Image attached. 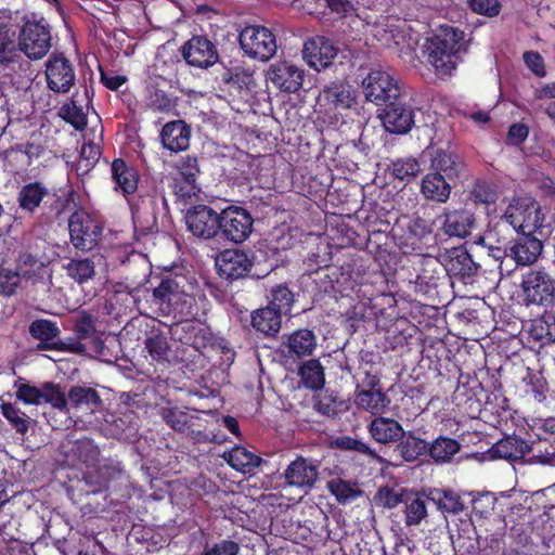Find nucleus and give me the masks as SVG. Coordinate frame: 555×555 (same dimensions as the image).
<instances>
[{
	"mask_svg": "<svg viewBox=\"0 0 555 555\" xmlns=\"http://www.w3.org/2000/svg\"><path fill=\"white\" fill-rule=\"evenodd\" d=\"M531 452L529 463L555 466V441L551 437L533 443Z\"/></svg>",
	"mask_w": 555,
	"mask_h": 555,
	"instance_id": "obj_41",
	"label": "nucleus"
},
{
	"mask_svg": "<svg viewBox=\"0 0 555 555\" xmlns=\"http://www.w3.org/2000/svg\"><path fill=\"white\" fill-rule=\"evenodd\" d=\"M191 130L183 120L167 122L160 132L164 147L180 152L189 147Z\"/></svg>",
	"mask_w": 555,
	"mask_h": 555,
	"instance_id": "obj_24",
	"label": "nucleus"
},
{
	"mask_svg": "<svg viewBox=\"0 0 555 555\" xmlns=\"http://www.w3.org/2000/svg\"><path fill=\"white\" fill-rule=\"evenodd\" d=\"M274 309L275 308L268 306L254 311L251 314L253 327L267 336H274L279 333L281 328L282 313Z\"/></svg>",
	"mask_w": 555,
	"mask_h": 555,
	"instance_id": "obj_28",
	"label": "nucleus"
},
{
	"mask_svg": "<svg viewBox=\"0 0 555 555\" xmlns=\"http://www.w3.org/2000/svg\"><path fill=\"white\" fill-rule=\"evenodd\" d=\"M42 402L50 403L54 409L60 411H67L68 395L65 396L59 385L48 382L43 384L41 403Z\"/></svg>",
	"mask_w": 555,
	"mask_h": 555,
	"instance_id": "obj_52",
	"label": "nucleus"
},
{
	"mask_svg": "<svg viewBox=\"0 0 555 555\" xmlns=\"http://www.w3.org/2000/svg\"><path fill=\"white\" fill-rule=\"evenodd\" d=\"M336 55L337 49L323 36L308 39L302 48L304 60L317 70L327 67Z\"/></svg>",
	"mask_w": 555,
	"mask_h": 555,
	"instance_id": "obj_18",
	"label": "nucleus"
},
{
	"mask_svg": "<svg viewBox=\"0 0 555 555\" xmlns=\"http://www.w3.org/2000/svg\"><path fill=\"white\" fill-rule=\"evenodd\" d=\"M286 347L291 354L310 356L315 347V336L309 330H298L288 336Z\"/></svg>",
	"mask_w": 555,
	"mask_h": 555,
	"instance_id": "obj_35",
	"label": "nucleus"
},
{
	"mask_svg": "<svg viewBox=\"0 0 555 555\" xmlns=\"http://www.w3.org/2000/svg\"><path fill=\"white\" fill-rule=\"evenodd\" d=\"M145 103L156 112H168L173 107V102L167 93L153 86L146 88Z\"/></svg>",
	"mask_w": 555,
	"mask_h": 555,
	"instance_id": "obj_53",
	"label": "nucleus"
},
{
	"mask_svg": "<svg viewBox=\"0 0 555 555\" xmlns=\"http://www.w3.org/2000/svg\"><path fill=\"white\" fill-rule=\"evenodd\" d=\"M503 218L515 231L522 234H532L542 228L544 221L541 206L529 196L514 198L505 209Z\"/></svg>",
	"mask_w": 555,
	"mask_h": 555,
	"instance_id": "obj_3",
	"label": "nucleus"
},
{
	"mask_svg": "<svg viewBox=\"0 0 555 555\" xmlns=\"http://www.w3.org/2000/svg\"><path fill=\"white\" fill-rule=\"evenodd\" d=\"M48 88L56 93H66L76 80L73 64L62 54H52L46 62Z\"/></svg>",
	"mask_w": 555,
	"mask_h": 555,
	"instance_id": "obj_12",
	"label": "nucleus"
},
{
	"mask_svg": "<svg viewBox=\"0 0 555 555\" xmlns=\"http://www.w3.org/2000/svg\"><path fill=\"white\" fill-rule=\"evenodd\" d=\"M389 171L396 179L411 181L420 173L421 166L416 158H399L391 162Z\"/></svg>",
	"mask_w": 555,
	"mask_h": 555,
	"instance_id": "obj_45",
	"label": "nucleus"
},
{
	"mask_svg": "<svg viewBox=\"0 0 555 555\" xmlns=\"http://www.w3.org/2000/svg\"><path fill=\"white\" fill-rule=\"evenodd\" d=\"M70 242L75 248L91 250L99 242L102 227L83 209L73 211L68 220Z\"/></svg>",
	"mask_w": 555,
	"mask_h": 555,
	"instance_id": "obj_7",
	"label": "nucleus"
},
{
	"mask_svg": "<svg viewBox=\"0 0 555 555\" xmlns=\"http://www.w3.org/2000/svg\"><path fill=\"white\" fill-rule=\"evenodd\" d=\"M251 264L247 254L240 249H225L216 258L218 274L228 281L246 276Z\"/></svg>",
	"mask_w": 555,
	"mask_h": 555,
	"instance_id": "obj_16",
	"label": "nucleus"
},
{
	"mask_svg": "<svg viewBox=\"0 0 555 555\" xmlns=\"http://www.w3.org/2000/svg\"><path fill=\"white\" fill-rule=\"evenodd\" d=\"M493 234L490 232L486 234L485 236L478 237L476 241L478 244H481L482 246L488 248L489 256L493 257L495 260H500V270H503V261L506 258H509L508 256V248H502L500 246H494L492 244Z\"/></svg>",
	"mask_w": 555,
	"mask_h": 555,
	"instance_id": "obj_61",
	"label": "nucleus"
},
{
	"mask_svg": "<svg viewBox=\"0 0 555 555\" xmlns=\"http://www.w3.org/2000/svg\"><path fill=\"white\" fill-rule=\"evenodd\" d=\"M299 375L304 385L312 390L324 386V372L319 360H309L299 367Z\"/></svg>",
	"mask_w": 555,
	"mask_h": 555,
	"instance_id": "obj_42",
	"label": "nucleus"
},
{
	"mask_svg": "<svg viewBox=\"0 0 555 555\" xmlns=\"http://www.w3.org/2000/svg\"><path fill=\"white\" fill-rule=\"evenodd\" d=\"M22 280L16 269L10 270L2 268L0 270V294L3 296L13 295L22 286Z\"/></svg>",
	"mask_w": 555,
	"mask_h": 555,
	"instance_id": "obj_57",
	"label": "nucleus"
},
{
	"mask_svg": "<svg viewBox=\"0 0 555 555\" xmlns=\"http://www.w3.org/2000/svg\"><path fill=\"white\" fill-rule=\"evenodd\" d=\"M112 177L116 183V190L124 194H131L138 188V177L133 168L126 165L122 159H115L112 163Z\"/></svg>",
	"mask_w": 555,
	"mask_h": 555,
	"instance_id": "obj_32",
	"label": "nucleus"
},
{
	"mask_svg": "<svg viewBox=\"0 0 555 555\" xmlns=\"http://www.w3.org/2000/svg\"><path fill=\"white\" fill-rule=\"evenodd\" d=\"M542 249V242L526 233L511 243L508 256L518 266H530L539 259Z\"/></svg>",
	"mask_w": 555,
	"mask_h": 555,
	"instance_id": "obj_21",
	"label": "nucleus"
},
{
	"mask_svg": "<svg viewBox=\"0 0 555 555\" xmlns=\"http://www.w3.org/2000/svg\"><path fill=\"white\" fill-rule=\"evenodd\" d=\"M460 449L461 444L457 440L440 436L434 440L427 450L434 462L442 464L450 462L459 453Z\"/></svg>",
	"mask_w": 555,
	"mask_h": 555,
	"instance_id": "obj_36",
	"label": "nucleus"
},
{
	"mask_svg": "<svg viewBox=\"0 0 555 555\" xmlns=\"http://www.w3.org/2000/svg\"><path fill=\"white\" fill-rule=\"evenodd\" d=\"M521 288L528 304L543 305L554 297L555 285L551 275L541 269L530 270L522 276Z\"/></svg>",
	"mask_w": 555,
	"mask_h": 555,
	"instance_id": "obj_11",
	"label": "nucleus"
},
{
	"mask_svg": "<svg viewBox=\"0 0 555 555\" xmlns=\"http://www.w3.org/2000/svg\"><path fill=\"white\" fill-rule=\"evenodd\" d=\"M527 332L529 336L535 341H543L544 344H548L543 314L540 318L533 319L529 322Z\"/></svg>",
	"mask_w": 555,
	"mask_h": 555,
	"instance_id": "obj_64",
	"label": "nucleus"
},
{
	"mask_svg": "<svg viewBox=\"0 0 555 555\" xmlns=\"http://www.w3.org/2000/svg\"><path fill=\"white\" fill-rule=\"evenodd\" d=\"M443 514H459L464 505L460 496L450 490H434L428 496Z\"/></svg>",
	"mask_w": 555,
	"mask_h": 555,
	"instance_id": "obj_40",
	"label": "nucleus"
},
{
	"mask_svg": "<svg viewBox=\"0 0 555 555\" xmlns=\"http://www.w3.org/2000/svg\"><path fill=\"white\" fill-rule=\"evenodd\" d=\"M420 270L416 282L420 284H435L438 271L441 270L438 259L431 256H423L418 260Z\"/></svg>",
	"mask_w": 555,
	"mask_h": 555,
	"instance_id": "obj_48",
	"label": "nucleus"
},
{
	"mask_svg": "<svg viewBox=\"0 0 555 555\" xmlns=\"http://www.w3.org/2000/svg\"><path fill=\"white\" fill-rule=\"evenodd\" d=\"M60 116L77 130H81L87 126L86 115L74 102L64 104L60 109Z\"/></svg>",
	"mask_w": 555,
	"mask_h": 555,
	"instance_id": "obj_56",
	"label": "nucleus"
},
{
	"mask_svg": "<svg viewBox=\"0 0 555 555\" xmlns=\"http://www.w3.org/2000/svg\"><path fill=\"white\" fill-rule=\"evenodd\" d=\"M184 219L188 230L197 237L212 238L220 229V214L207 205L193 206Z\"/></svg>",
	"mask_w": 555,
	"mask_h": 555,
	"instance_id": "obj_10",
	"label": "nucleus"
},
{
	"mask_svg": "<svg viewBox=\"0 0 555 555\" xmlns=\"http://www.w3.org/2000/svg\"><path fill=\"white\" fill-rule=\"evenodd\" d=\"M464 33L451 26H442L439 31L427 40L425 54L427 62L435 68L439 77L452 74L460 62Z\"/></svg>",
	"mask_w": 555,
	"mask_h": 555,
	"instance_id": "obj_2",
	"label": "nucleus"
},
{
	"mask_svg": "<svg viewBox=\"0 0 555 555\" xmlns=\"http://www.w3.org/2000/svg\"><path fill=\"white\" fill-rule=\"evenodd\" d=\"M162 420L175 431L184 433L193 425V416L180 408L164 406L159 410Z\"/></svg>",
	"mask_w": 555,
	"mask_h": 555,
	"instance_id": "obj_38",
	"label": "nucleus"
},
{
	"mask_svg": "<svg viewBox=\"0 0 555 555\" xmlns=\"http://www.w3.org/2000/svg\"><path fill=\"white\" fill-rule=\"evenodd\" d=\"M191 297L182 289L177 279L162 280L153 291V301L165 312L178 309L179 304H188Z\"/></svg>",
	"mask_w": 555,
	"mask_h": 555,
	"instance_id": "obj_19",
	"label": "nucleus"
},
{
	"mask_svg": "<svg viewBox=\"0 0 555 555\" xmlns=\"http://www.w3.org/2000/svg\"><path fill=\"white\" fill-rule=\"evenodd\" d=\"M64 269L66 274L79 284H83L95 275V264L92 258L70 259Z\"/></svg>",
	"mask_w": 555,
	"mask_h": 555,
	"instance_id": "obj_37",
	"label": "nucleus"
},
{
	"mask_svg": "<svg viewBox=\"0 0 555 555\" xmlns=\"http://www.w3.org/2000/svg\"><path fill=\"white\" fill-rule=\"evenodd\" d=\"M50 28L38 22H27L17 37L18 53L23 52L30 60H41L52 47Z\"/></svg>",
	"mask_w": 555,
	"mask_h": 555,
	"instance_id": "obj_6",
	"label": "nucleus"
},
{
	"mask_svg": "<svg viewBox=\"0 0 555 555\" xmlns=\"http://www.w3.org/2000/svg\"><path fill=\"white\" fill-rule=\"evenodd\" d=\"M102 403L100 395L91 387L74 386L68 391L67 411L74 410L91 415L102 408Z\"/></svg>",
	"mask_w": 555,
	"mask_h": 555,
	"instance_id": "obj_22",
	"label": "nucleus"
},
{
	"mask_svg": "<svg viewBox=\"0 0 555 555\" xmlns=\"http://www.w3.org/2000/svg\"><path fill=\"white\" fill-rule=\"evenodd\" d=\"M16 271L25 284L31 286L47 285L51 279V272L47 264L29 253H21L16 259Z\"/></svg>",
	"mask_w": 555,
	"mask_h": 555,
	"instance_id": "obj_17",
	"label": "nucleus"
},
{
	"mask_svg": "<svg viewBox=\"0 0 555 555\" xmlns=\"http://www.w3.org/2000/svg\"><path fill=\"white\" fill-rule=\"evenodd\" d=\"M470 9L481 15L489 17L496 16L500 13L501 4L499 0H467Z\"/></svg>",
	"mask_w": 555,
	"mask_h": 555,
	"instance_id": "obj_60",
	"label": "nucleus"
},
{
	"mask_svg": "<svg viewBox=\"0 0 555 555\" xmlns=\"http://www.w3.org/2000/svg\"><path fill=\"white\" fill-rule=\"evenodd\" d=\"M393 102L384 106L379 117L388 132L404 134L414 125V109L403 102V96Z\"/></svg>",
	"mask_w": 555,
	"mask_h": 555,
	"instance_id": "obj_15",
	"label": "nucleus"
},
{
	"mask_svg": "<svg viewBox=\"0 0 555 555\" xmlns=\"http://www.w3.org/2000/svg\"><path fill=\"white\" fill-rule=\"evenodd\" d=\"M399 440L400 442L397 444L395 452H398L404 462L416 461L428 449V443L412 433H404V436Z\"/></svg>",
	"mask_w": 555,
	"mask_h": 555,
	"instance_id": "obj_33",
	"label": "nucleus"
},
{
	"mask_svg": "<svg viewBox=\"0 0 555 555\" xmlns=\"http://www.w3.org/2000/svg\"><path fill=\"white\" fill-rule=\"evenodd\" d=\"M406 493L403 491H395L390 488H380L376 494V501L379 505L392 508L405 501Z\"/></svg>",
	"mask_w": 555,
	"mask_h": 555,
	"instance_id": "obj_59",
	"label": "nucleus"
},
{
	"mask_svg": "<svg viewBox=\"0 0 555 555\" xmlns=\"http://www.w3.org/2000/svg\"><path fill=\"white\" fill-rule=\"evenodd\" d=\"M241 48L253 59L268 61L276 52L278 46L270 29L259 25H248L238 36Z\"/></svg>",
	"mask_w": 555,
	"mask_h": 555,
	"instance_id": "obj_5",
	"label": "nucleus"
},
{
	"mask_svg": "<svg viewBox=\"0 0 555 555\" xmlns=\"http://www.w3.org/2000/svg\"><path fill=\"white\" fill-rule=\"evenodd\" d=\"M294 304V294L285 285H276L271 291L270 307L275 308L278 312L286 314L291 311Z\"/></svg>",
	"mask_w": 555,
	"mask_h": 555,
	"instance_id": "obj_50",
	"label": "nucleus"
},
{
	"mask_svg": "<svg viewBox=\"0 0 555 555\" xmlns=\"http://www.w3.org/2000/svg\"><path fill=\"white\" fill-rule=\"evenodd\" d=\"M15 388L16 399L23 401L26 404H41L43 385L41 387H36L25 383L24 380H18L15 383Z\"/></svg>",
	"mask_w": 555,
	"mask_h": 555,
	"instance_id": "obj_54",
	"label": "nucleus"
},
{
	"mask_svg": "<svg viewBox=\"0 0 555 555\" xmlns=\"http://www.w3.org/2000/svg\"><path fill=\"white\" fill-rule=\"evenodd\" d=\"M361 86L364 98L378 106L395 103L393 101H399L403 95L398 80L383 69H371L362 79Z\"/></svg>",
	"mask_w": 555,
	"mask_h": 555,
	"instance_id": "obj_4",
	"label": "nucleus"
},
{
	"mask_svg": "<svg viewBox=\"0 0 555 555\" xmlns=\"http://www.w3.org/2000/svg\"><path fill=\"white\" fill-rule=\"evenodd\" d=\"M356 403L359 408L369 411L373 415H377L385 412L390 400L379 388L372 387L371 389L359 391L356 397Z\"/></svg>",
	"mask_w": 555,
	"mask_h": 555,
	"instance_id": "obj_30",
	"label": "nucleus"
},
{
	"mask_svg": "<svg viewBox=\"0 0 555 555\" xmlns=\"http://www.w3.org/2000/svg\"><path fill=\"white\" fill-rule=\"evenodd\" d=\"M498 197L495 185L487 181H477L469 193V199L475 204H494Z\"/></svg>",
	"mask_w": 555,
	"mask_h": 555,
	"instance_id": "obj_49",
	"label": "nucleus"
},
{
	"mask_svg": "<svg viewBox=\"0 0 555 555\" xmlns=\"http://www.w3.org/2000/svg\"><path fill=\"white\" fill-rule=\"evenodd\" d=\"M29 335L38 340L37 350L81 351L79 341L64 343L60 340L61 330L56 322L48 319H36L28 326Z\"/></svg>",
	"mask_w": 555,
	"mask_h": 555,
	"instance_id": "obj_8",
	"label": "nucleus"
},
{
	"mask_svg": "<svg viewBox=\"0 0 555 555\" xmlns=\"http://www.w3.org/2000/svg\"><path fill=\"white\" fill-rule=\"evenodd\" d=\"M405 524L408 526L420 525L421 521L427 516V507L425 500L415 496L405 498Z\"/></svg>",
	"mask_w": 555,
	"mask_h": 555,
	"instance_id": "obj_51",
	"label": "nucleus"
},
{
	"mask_svg": "<svg viewBox=\"0 0 555 555\" xmlns=\"http://www.w3.org/2000/svg\"><path fill=\"white\" fill-rule=\"evenodd\" d=\"M461 167L460 157L450 151L438 150L431 159L434 172H440L448 179L456 177Z\"/></svg>",
	"mask_w": 555,
	"mask_h": 555,
	"instance_id": "obj_34",
	"label": "nucleus"
},
{
	"mask_svg": "<svg viewBox=\"0 0 555 555\" xmlns=\"http://www.w3.org/2000/svg\"><path fill=\"white\" fill-rule=\"evenodd\" d=\"M254 219L250 214L238 206H229L220 212L221 233L234 243H243L250 235Z\"/></svg>",
	"mask_w": 555,
	"mask_h": 555,
	"instance_id": "obj_9",
	"label": "nucleus"
},
{
	"mask_svg": "<svg viewBox=\"0 0 555 555\" xmlns=\"http://www.w3.org/2000/svg\"><path fill=\"white\" fill-rule=\"evenodd\" d=\"M440 172H429L421 183V193L431 202L446 203L451 194V185Z\"/></svg>",
	"mask_w": 555,
	"mask_h": 555,
	"instance_id": "obj_27",
	"label": "nucleus"
},
{
	"mask_svg": "<svg viewBox=\"0 0 555 555\" xmlns=\"http://www.w3.org/2000/svg\"><path fill=\"white\" fill-rule=\"evenodd\" d=\"M177 168L184 180L190 184L195 182L196 177L199 173L197 159L190 155L181 157L178 162Z\"/></svg>",
	"mask_w": 555,
	"mask_h": 555,
	"instance_id": "obj_58",
	"label": "nucleus"
},
{
	"mask_svg": "<svg viewBox=\"0 0 555 555\" xmlns=\"http://www.w3.org/2000/svg\"><path fill=\"white\" fill-rule=\"evenodd\" d=\"M369 433L375 441L384 444L396 442L404 436V429L399 422L384 416L372 420Z\"/></svg>",
	"mask_w": 555,
	"mask_h": 555,
	"instance_id": "obj_25",
	"label": "nucleus"
},
{
	"mask_svg": "<svg viewBox=\"0 0 555 555\" xmlns=\"http://www.w3.org/2000/svg\"><path fill=\"white\" fill-rule=\"evenodd\" d=\"M182 55L188 64L199 68H208L219 60L216 44L203 36L192 37L183 46Z\"/></svg>",
	"mask_w": 555,
	"mask_h": 555,
	"instance_id": "obj_14",
	"label": "nucleus"
},
{
	"mask_svg": "<svg viewBox=\"0 0 555 555\" xmlns=\"http://www.w3.org/2000/svg\"><path fill=\"white\" fill-rule=\"evenodd\" d=\"M180 60L177 54L159 52L152 66L153 74L165 80H170L177 73Z\"/></svg>",
	"mask_w": 555,
	"mask_h": 555,
	"instance_id": "obj_43",
	"label": "nucleus"
},
{
	"mask_svg": "<svg viewBox=\"0 0 555 555\" xmlns=\"http://www.w3.org/2000/svg\"><path fill=\"white\" fill-rule=\"evenodd\" d=\"M73 465L86 466L85 482L90 486L91 492L101 491L108 481L122 473L121 464L114 460H101L100 449L92 439L75 440L67 454Z\"/></svg>",
	"mask_w": 555,
	"mask_h": 555,
	"instance_id": "obj_1",
	"label": "nucleus"
},
{
	"mask_svg": "<svg viewBox=\"0 0 555 555\" xmlns=\"http://www.w3.org/2000/svg\"><path fill=\"white\" fill-rule=\"evenodd\" d=\"M369 152L370 146L366 143H363L362 140L352 143L351 150L349 149V156L352 157L351 162L357 169H360L361 166H365L367 164L366 157Z\"/></svg>",
	"mask_w": 555,
	"mask_h": 555,
	"instance_id": "obj_63",
	"label": "nucleus"
},
{
	"mask_svg": "<svg viewBox=\"0 0 555 555\" xmlns=\"http://www.w3.org/2000/svg\"><path fill=\"white\" fill-rule=\"evenodd\" d=\"M48 195V189L40 182H30L22 186L17 194V203L21 209L34 212L42 199Z\"/></svg>",
	"mask_w": 555,
	"mask_h": 555,
	"instance_id": "obj_31",
	"label": "nucleus"
},
{
	"mask_svg": "<svg viewBox=\"0 0 555 555\" xmlns=\"http://www.w3.org/2000/svg\"><path fill=\"white\" fill-rule=\"evenodd\" d=\"M495 456L505 460H516L524 455V442L515 438L507 437L500 440L492 447Z\"/></svg>",
	"mask_w": 555,
	"mask_h": 555,
	"instance_id": "obj_46",
	"label": "nucleus"
},
{
	"mask_svg": "<svg viewBox=\"0 0 555 555\" xmlns=\"http://www.w3.org/2000/svg\"><path fill=\"white\" fill-rule=\"evenodd\" d=\"M441 229L448 236L464 238L472 233L475 228L474 214L467 209H444L439 216Z\"/></svg>",
	"mask_w": 555,
	"mask_h": 555,
	"instance_id": "obj_20",
	"label": "nucleus"
},
{
	"mask_svg": "<svg viewBox=\"0 0 555 555\" xmlns=\"http://www.w3.org/2000/svg\"><path fill=\"white\" fill-rule=\"evenodd\" d=\"M223 459L230 466L243 474L251 473L262 462L258 455L240 446H236L231 451L225 452L223 454Z\"/></svg>",
	"mask_w": 555,
	"mask_h": 555,
	"instance_id": "obj_29",
	"label": "nucleus"
},
{
	"mask_svg": "<svg viewBox=\"0 0 555 555\" xmlns=\"http://www.w3.org/2000/svg\"><path fill=\"white\" fill-rule=\"evenodd\" d=\"M349 461L357 462L362 460L361 464H374L379 463L384 464L386 461L379 456L375 450L371 449V447L360 440L349 438Z\"/></svg>",
	"mask_w": 555,
	"mask_h": 555,
	"instance_id": "obj_44",
	"label": "nucleus"
},
{
	"mask_svg": "<svg viewBox=\"0 0 555 555\" xmlns=\"http://www.w3.org/2000/svg\"><path fill=\"white\" fill-rule=\"evenodd\" d=\"M145 349L151 358L157 362L168 361L170 346L168 338L159 331H151L144 341Z\"/></svg>",
	"mask_w": 555,
	"mask_h": 555,
	"instance_id": "obj_39",
	"label": "nucleus"
},
{
	"mask_svg": "<svg viewBox=\"0 0 555 555\" xmlns=\"http://www.w3.org/2000/svg\"><path fill=\"white\" fill-rule=\"evenodd\" d=\"M1 412L5 420L11 424V426L15 428L18 434L25 435L28 431L30 417L14 404L2 403Z\"/></svg>",
	"mask_w": 555,
	"mask_h": 555,
	"instance_id": "obj_47",
	"label": "nucleus"
},
{
	"mask_svg": "<svg viewBox=\"0 0 555 555\" xmlns=\"http://www.w3.org/2000/svg\"><path fill=\"white\" fill-rule=\"evenodd\" d=\"M0 64L3 66H12L15 68V64L20 67L25 64L28 66V62L24 61L18 53V44L15 39V31L11 29L7 24L0 23Z\"/></svg>",
	"mask_w": 555,
	"mask_h": 555,
	"instance_id": "obj_26",
	"label": "nucleus"
},
{
	"mask_svg": "<svg viewBox=\"0 0 555 555\" xmlns=\"http://www.w3.org/2000/svg\"><path fill=\"white\" fill-rule=\"evenodd\" d=\"M223 81L231 83L238 90L250 89L254 85L253 73L243 67H234L223 75Z\"/></svg>",
	"mask_w": 555,
	"mask_h": 555,
	"instance_id": "obj_55",
	"label": "nucleus"
},
{
	"mask_svg": "<svg viewBox=\"0 0 555 555\" xmlns=\"http://www.w3.org/2000/svg\"><path fill=\"white\" fill-rule=\"evenodd\" d=\"M284 477L288 486L311 488L318 478V468L305 459H297L288 465Z\"/></svg>",
	"mask_w": 555,
	"mask_h": 555,
	"instance_id": "obj_23",
	"label": "nucleus"
},
{
	"mask_svg": "<svg viewBox=\"0 0 555 555\" xmlns=\"http://www.w3.org/2000/svg\"><path fill=\"white\" fill-rule=\"evenodd\" d=\"M304 78L305 70L287 61L272 64L267 73V79L286 93L297 92L302 87Z\"/></svg>",
	"mask_w": 555,
	"mask_h": 555,
	"instance_id": "obj_13",
	"label": "nucleus"
},
{
	"mask_svg": "<svg viewBox=\"0 0 555 555\" xmlns=\"http://www.w3.org/2000/svg\"><path fill=\"white\" fill-rule=\"evenodd\" d=\"M75 331L80 339L91 337L95 331L94 319L85 311L81 312L75 322Z\"/></svg>",
	"mask_w": 555,
	"mask_h": 555,
	"instance_id": "obj_62",
	"label": "nucleus"
}]
</instances>
